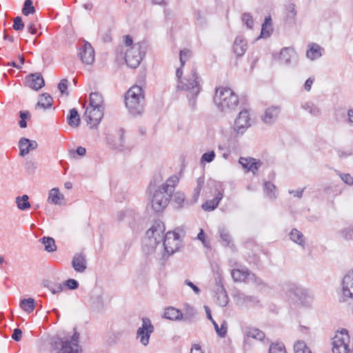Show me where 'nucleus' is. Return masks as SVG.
<instances>
[{"instance_id":"nucleus-43","label":"nucleus","mask_w":353,"mask_h":353,"mask_svg":"<svg viewBox=\"0 0 353 353\" xmlns=\"http://www.w3.org/2000/svg\"><path fill=\"white\" fill-rule=\"evenodd\" d=\"M212 324L214 325V329L216 330V333L221 337H225L227 334V323L225 321H223L221 325H218V324L212 320Z\"/></svg>"},{"instance_id":"nucleus-14","label":"nucleus","mask_w":353,"mask_h":353,"mask_svg":"<svg viewBox=\"0 0 353 353\" xmlns=\"http://www.w3.org/2000/svg\"><path fill=\"white\" fill-rule=\"evenodd\" d=\"M79 56L81 61L85 64L90 65L94 62V51L89 43H85L80 49Z\"/></svg>"},{"instance_id":"nucleus-48","label":"nucleus","mask_w":353,"mask_h":353,"mask_svg":"<svg viewBox=\"0 0 353 353\" xmlns=\"http://www.w3.org/2000/svg\"><path fill=\"white\" fill-rule=\"evenodd\" d=\"M264 188H265V190L267 193V195L270 197V198H274L275 196H274V190L275 189V186L273 183H270V182H265V184H264Z\"/></svg>"},{"instance_id":"nucleus-49","label":"nucleus","mask_w":353,"mask_h":353,"mask_svg":"<svg viewBox=\"0 0 353 353\" xmlns=\"http://www.w3.org/2000/svg\"><path fill=\"white\" fill-rule=\"evenodd\" d=\"M305 110H307L312 115H318L320 112L319 109L314 106L312 103H307L303 105Z\"/></svg>"},{"instance_id":"nucleus-21","label":"nucleus","mask_w":353,"mask_h":353,"mask_svg":"<svg viewBox=\"0 0 353 353\" xmlns=\"http://www.w3.org/2000/svg\"><path fill=\"white\" fill-rule=\"evenodd\" d=\"M86 259L85 255L82 254H76L72 261V266L77 272H83L86 268Z\"/></svg>"},{"instance_id":"nucleus-26","label":"nucleus","mask_w":353,"mask_h":353,"mask_svg":"<svg viewBox=\"0 0 353 353\" xmlns=\"http://www.w3.org/2000/svg\"><path fill=\"white\" fill-rule=\"evenodd\" d=\"M88 107L104 108L103 99L99 92H92L90 94V103Z\"/></svg>"},{"instance_id":"nucleus-4","label":"nucleus","mask_w":353,"mask_h":353,"mask_svg":"<svg viewBox=\"0 0 353 353\" xmlns=\"http://www.w3.org/2000/svg\"><path fill=\"white\" fill-rule=\"evenodd\" d=\"M79 334L75 332L70 339H60L55 343L57 353H81L79 345Z\"/></svg>"},{"instance_id":"nucleus-20","label":"nucleus","mask_w":353,"mask_h":353,"mask_svg":"<svg viewBox=\"0 0 353 353\" xmlns=\"http://www.w3.org/2000/svg\"><path fill=\"white\" fill-rule=\"evenodd\" d=\"M280 110L281 109L279 106H271L267 108L262 117V121L268 124L274 123L277 119Z\"/></svg>"},{"instance_id":"nucleus-41","label":"nucleus","mask_w":353,"mask_h":353,"mask_svg":"<svg viewBox=\"0 0 353 353\" xmlns=\"http://www.w3.org/2000/svg\"><path fill=\"white\" fill-rule=\"evenodd\" d=\"M295 353H312L310 349L303 341H298L294 345Z\"/></svg>"},{"instance_id":"nucleus-23","label":"nucleus","mask_w":353,"mask_h":353,"mask_svg":"<svg viewBox=\"0 0 353 353\" xmlns=\"http://www.w3.org/2000/svg\"><path fill=\"white\" fill-rule=\"evenodd\" d=\"M223 193L219 191L213 199L208 200L202 205V208L206 211L214 210L219 205L220 201L223 199Z\"/></svg>"},{"instance_id":"nucleus-8","label":"nucleus","mask_w":353,"mask_h":353,"mask_svg":"<svg viewBox=\"0 0 353 353\" xmlns=\"http://www.w3.org/2000/svg\"><path fill=\"white\" fill-rule=\"evenodd\" d=\"M165 225L160 220L154 222L152 227L146 232V236L150 241V245H154L159 243L164 238Z\"/></svg>"},{"instance_id":"nucleus-52","label":"nucleus","mask_w":353,"mask_h":353,"mask_svg":"<svg viewBox=\"0 0 353 353\" xmlns=\"http://www.w3.org/2000/svg\"><path fill=\"white\" fill-rule=\"evenodd\" d=\"M242 20L245 22L248 28H252L254 24L253 19L250 14L245 13L242 16Z\"/></svg>"},{"instance_id":"nucleus-33","label":"nucleus","mask_w":353,"mask_h":353,"mask_svg":"<svg viewBox=\"0 0 353 353\" xmlns=\"http://www.w3.org/2000/svg\"><path fill=\"white\" fill-rule=\"evenodd\" d=\"M196 314V310L189 305L188 304L185 305L184 312L183 313V320L185 321L190 322Z\"/></svg>"},{"instance_id":"nucleus-13","label":"nucleus","mask_w":353,"mask_h":353,"mask_svg":"<svg viewBox=\"0 0 353 353\" xmlns=\"http://www.w3.org/2000/svg\"><path fill=\"white\" fill-rule=\"evenodd\" d=\"M250 125V117L248 111L240 112L234 124V132L236 133V136L242 135Z\"/></svg>"},{"instance_id":"nucleus-59","label":"nucleus","mask_w":353,"mask_h":353,"mask_svg":"<svg viewBox=\"0 0 353 353\" xmlns=\"http://www.w3.org/2000/svg\"><path fill=\"white\" fill-rule=\"evenodd\" d=\"M197 239L200 240L203 243L204 246H208V243L205 241V233L202 229H201L199 233L197 235Z\"/></svg>"},{"instance_id":"nucleus-47","label":"nucleus","mask_w":353,"mask_h":353,"mask_svg":"<svg viewBox=\"0 0 353 353\" xmlns=\"http://www.w3.org/2000/svg\"><path fill=\"white\" fill-rule=\"evenodd\" d=\"M269 353H286L284 346L281 343H272L269 350Z\"/></svg>"},{"instance_id":"nucleus-37","label":"nucleus","mask_w":353,"mask_h":353,"mask_svg":"<svg viewBox=\"0 0 353 353\" xmlns=\"http://www.w3.org/2000/svg\"><path fill=\"white\" fill-rule=\"evenodd\" d=\"M219 232L220 234V238L221 239L222 241L225 243L224 245L225 246H230L232 242V238L228 230L224 227L219 228Z\"/></svg>"},{"instance_id":"nucleus-35","label":"nucleus","mask_w":353,"mask_h":353,"mask_svg":"<svg viewBox=\"0 0 353 353\" xmlns=\"http://www.w3.org/2000/svg\"><path fill=\"white\" fill-rule=\"evenodd\" d=\"M63 199V196L59 192L58 188H52L50 191L48 200H50L54 204H59L60 201Z\"/></svg>"},{"instance_id":"nucleus-17","label":"nucleus","mask_w":353,"mask_h":353,"mask_svg":"<svg viewBox=\"0 0 353 353\" xmlns=\"http://www.w3.org/2000/svg\"><path fill=\"white\" fill-rule=\"evenodd\" d=\"M234 298L239 305L245 307H254L259 303L256 297L246 295L243 292H238Z\"/></svg>"},{"instance_id":"nucleus-60","label":"nucleus","mask_w":353,"mask_h":353,"mask_svg":"<svg viewBox=\"0 0 353 353\" xmlns=\"http://www.w3.org/2000/svg\"><path fill=\"white\" fill-rule=\"evenodd\" d=\"M287 10L289 12L288 17H294L296 14V12L295 10V6L294 4H290Z\"/></svg>"},{"instance_id":"nucleus-46","label":"nucleus","mask_w":353,"mask_h":353,"mask_svg":"<svg viewBox=\"0 0 353 353\" xmlns=\"http://www.w3.org/2000/svg\"><path fill=\"white\" fill-rule=\"evenodd\" d=\"M192 57V52L188 49H184L180 51L179 59L181 68L185 65V61Z\"/></svg>"},{"instance_id":"nucleus-50","label":"nucleus","mask_w":353,"mask_h":353,"mask_svg":"<svg viewBox=\"0 0 353 353\" xmlns=\"http://www.w3.org/2000/svg\"><path fill=\"white\" fill-rule=\"evenodd\" d=\"M24 28V23L21 17H17L14 19L13 29L14 30H22Z\"/></svg>"},{"instance_id":"nucleus-5","label":"nucleus","mask_w":353,"mask_h":353,"mask_svg":"<svg viewBox=\"0 0 353 353\" xmlns=\"http://www.w3.org/2000/svg\"><path fill=\"white\" fill-rule=\"evenodd\" d=\"M145 54L143 46L141 43L133 44L132 46L127 48L125 52V60L126 64L132 68H137Z\"/></svg>"},{"instance_id":"nucleus-3","label":"nucleus","mask_w":353,"mask_h":353,"mask_svg":"<svg viewBox=\"0 0 353 353\" xmlns=\"http://www.w3.org/2000/svg\"><path fill=\"white\" fill-rule=\"evenodd\" d=\"M143 90L139 85L131 87L125 97V105L130 113L134 115L139 114L143 111Z\"/></svg>"},{"instance_id":"nucleus-63","label":"nucleus","mask_w":353,"mask_h":353,"mask_svg":"<svg viewBox=\"0 0 353 353\" xmlns=\"http://www.w3.org/2000/svg\"><path fill=\"white\" fill-rule=\"evenodd\" d=\"M314 78H311L310 77L309 79H307L305 83V89L307 90V91H310V89H311V87H312V85L314 82Z\"/></svg>"},{"instance_id":"nucleus-9","label":"nucleus","mask_w":353,"mask_h":353,"mask_svg":"<svg viewBox=\"0 0 353 353\" xmlns=\"http://www.w3.org/2000/svg\"><path fill=\"white\" fill-rule=\"evenodd\" d=\"M171 195L160 188L156 190L152 199V208L155 212L163 211L170 202Z\"/></svg>"},{"instance_id":"nucleus-7","label":"nucleus","mask_w":353,"mask_h":353,"mask_svg":"<svg viewBox=\"0 0 353 353\" xmlns=\"http://www.w3.org/2000/svg\"><path fill=\"white\" fill-rule=\"evenodd\" d=\"M231 276L234 282H244L247 283H253L256 285L263 283L262 280L257 277L254 273L248 269H233L231 271Z\"/></svg>"},{"instance_id":"nucleus-34","label":"nucleus","mask_w":353,"mask_h":353,"mask_svg":"<svg viewBox=\"0 0 353 353\" xmlns=\"http://www.w3.org/2000/svg\"><path fill=\"white\" fill-rule=\"evenodd\" d=\"M20 306L24 311L30 313L34 309V300L32 298L23 299L21 301Z\"/></svg>"},{"instance_id":"nucleus-28","label":"nucleus","mask_w":353,"mask_h":353,"mask_svg":"<svg viewBox=\"0 0 353 353\" xmlns=\"http://www.w3.org/2000/svg\"><path fill=\"white\" fill-rule=\"evenodd\" d=\"M67 121L71 127H78L80 123V117L76 108L70 110V114L67 117Z\"/></svg>"},{"instance_id":"nucleus-27","label":"nucleus","mask_w":353,"mask_h":353,"mask_svg":"<svg viewBox=\"0 0 353 353\" xmlns=\"http://www.w3.org/2000/svg\"><path fill=\"white\" fill-rule=\"evenodd\" d=\"M321 48L319 45L316 43L309 45V49L306 52V56L308 59L314 60L321 57Z\"/></svg>"},{"instance_id":"nucleus-16","label":"nucleus","mask_w":353,"mask_h":353,"mask_svg":"<svg viewBox=\"0 0 353 353\" xmlns=\"http://www.w3.org/2000/svg\"><path fill=\"white\" fill-rule=\"evenodd\" d=\"M26 83L35 90L41 89L45 84L41 74L39 72L28 75L26 79Z\"/></svg>"},{"instance_id":"nucleus-32","label":"nucleus","mask_w":353,"mask_h":353,"mask_svg":"<svg viewBox=\"0 0 353 353\" xmlns=\"http://www.w3.org/2000/svg\"><path fill=\"white\" fill-rule=\"evenodd\" d=\"M290 237L294 242L301 245H304L305 239L303 234L296 229H293L290 233Z\"/></svg>"},{"instance_id":"nucleus-40","label":"nucleus","mask_w":353,"mask_h":353,"mask_svg":"<svg viewBox=\"0 0 353 353\" xmlns=\"http://www.w3.org/2000/svg\"><path fill=\"white\" fill-rule=\"evenodd\" d=\"M292 50L289 48H283L281 50L279 56L280 61L283 64H288L290 62Z\"/></svg>"},{"instance_id":"nucleus-51","label":"nucleus","mask_w":353,"mask_h":353,"mask_svg":"<svg viewBox=\"0 0 353 353\" xmlns=\"http://www.w3.org/2000/svg\"><path fill=\"white\" fill-rule=\"evenodd\" d=\"M267 26H271V18L265 17L264 23L262 24V28H261V37H269L270 33L268 31L267 34H265V27Z\"/></svg>"},{"instance_id":"nucleus-1","label":"nucleus","mask_w":353,"mask_h":353,"mask_svg":"<svg viewBox=\"0 0 353 353\" xmlns=\"http://www.w3.org/2000/svg\"><path fill=\"white\" fill-rule=\"evenodd\" d=\"M201 79L198 75L195 70H192L190 74L184 79L180 80L178 83V89L184 90L187 92V97L189 99V104L192 108L196 105V97L201 90Z\"/></svg>"},{"instance_id":"nucleus-36","label":"nucleus","mask_w":353,"mask_h":353,"mask_svg":"<svg viewBox=\"0 0 353 353\" xmlns=\"http://www.w3.org/2000/svg\"><path fill=\"white\" fill-rule=\"evenodd\" d=\"M221 290L216 297V303L221 307H224L228 303V297L223 285H221Z\"/></svg>"},{"instance_id":"nucleus-55","label":"nucleus","mask_w":353,"mask_h":353,"mask_svg":"<svg viewBox=\"0 0 353 353\" xmlns=\"http://www.w3.org/2000/svg\"><path fill=\"white\" fill-rule=\"evenodd\" d=\"M288 291L296 296H300L303 294V290L294 284L292 285Z\"/></svg>"},{"instance_id":"nucleus-64","label":"nucleus","mask_w":353,"mask_h":353,"mask_svg":"<svg viewBox=\"0 0 353 353\" xmlns=\"http://www.w3.org/2000/svg\"><path fill=\"white\" fill-rule=\"evenodd\" d=\"M190 353H203L201 347L199 345H194L190 350Z\"/></svg>"},{"instance_id":"nucleus-24","label":"nucleus","mask_w":353,"mask_h":353,"mask_svg":"<svg viewBox=\"0 0 353 353\" xmlns=\"http://www.w3.org/2000/svg\"><path fill=\"white\" fill-rule=\"evenodd\" d=\"M183 312L174 307H168L165 310L163 317L172 321H179L183 319Z\"/></svg>"},{"instance_id":"nucleus-54","label":"nucleus","mask_w":353,"mask_h":353,"mask_svg":"<svg viewBox=\"0 0 353 353\" xmlns=\"http://www.w3.org/2000/svg\"><path fill=\"white\" fill-rule=\"evenodd\" d=\"M64 284L70 290H76L79 287L78 281L73 279H69Z\"/></svg>"},{"instance_id":"nucleus-38","label":"nucleus","mask_w":353,"mask_h":353,"mask_svg":"<svg viewBox=\"0 0 353 353\" xmlns=\"http://www.w3.org/2000/svg\"><path fill=\"white\" fill-rule=\"evenodd\" d=\"M42 243L45 245V250L47 252H53L57 249L54 240L51 237H43L41 239Z\"/></svg>"},{"instance_id":"nucleus-53","label":"nucleus","mask_w":353,"mask_h":353,"mask_svg":"<svg viewBox=\"0 0 353 353\" xmlns=\"http://www.w3.org/2000/svg\"><path fill=\"white\" fill-rule=\"evenodd\" d=\"M68 81L66 79H62L58 85V88L62 94H68L67 92Z\"/></svg>"},{"instance_id":"nucleus-31","label":"nucleus","mask_w":353,"mask_h":353,"mask_svg":"<svg viewBox=\"0 0 353 353\" xmlns=\"http://www.w3.org/2000/svg\"><path fill=\"white\" fill-rule=\"evenodd\" d=\"M28 196L26 194L16 198V203L18 208L21 210H26L30 208V203L28 201Z\"/></svg>"},{"instance_id":"nucleus-29","label":"nucleus","mask_w":353,"mask_h":353,"mask_svg":"<svg viewBox=\"0 0 353 353\" xmlns=\"http://www.w3.org/2000/svg\"><path fill=\"white\" fill-rule=\"evenodd\" d=\"M52 98L48 94H42L37 103L36 108L47 109L52 106Z\"/></svg>"},{"instance_id":"nucleus-15","label":"nucleus","mask_w":353,"mask_h":353,"mask_svg":"<svg viewBox=\"0 0 353 353\" xmlns=\"http://www.w3.org/2000/svg\"><path fill=\"white\" fill-rule=\"evenodd\" d=\"M239 162L244 168L251 171L254 174L257 172L259 168L262 165V162L260 160L252 157H240Z\"/></svg>"},{"instance_id":"nucleus-2","label":"nucleus","mask_w":353,"mask_h":353,"mask_svg":"<svg viewBox=\"0 0 353 353\" xmlns=\"http://www.w3.org/2000/svg\"><path fill=\"white\" fill-rule=\"evenodd\" d=\"M214 101L221 111L228 112L238 105L239 97L230 88L220 87L215 91Z\"/></svg>"},{"instance_id":"nucleus-6","label":"nucleus","mask_w":353,"mask_h":353,"mask_svg":"<svg viewBox=\"0 0 353 353\" xmlns=\"http://www.w3.org/2000/svg\"><path fill=\"white\" fill-rule=\"evenodd\" d=\"M350 337L346 330L337 332L332 339L333 353H349Z\"/></svg>"},{"instance_id":"nucleus-56","label":"nucleus","mask_w":353,"mask_h":353,"mask_svg":"<svg viewBox=\"0 0 353 353\" xmlns=\"http://www.w3.org/2000/svg\"><path fill=\"white\" fill-rule=\"evenodd\" d=\"M215 154L214 151L204 153L202 156V160L205 161L208 163L212 161L214 159Z\"/></svg>"},{"instance_id":"nucleus-42","label":"nucleus","mask_w":353,"mask_h":353,"mask_svg":"<svg viewBox=\"0 0 353 353\" xmlns=\"http://www.w3.org/2000/svg\"><path fill=\"white\" fill-rule=\"evenodd\" d=\"M35 11V8L32 6V1L31 0H26L22 8V13L25 16H28L30 14H34Z\"/></svg>"},{"instance_id":"nucleus-62","label":"nucleus","mask_w":353,"mask_h":353,"mask_svg":"<svg viewBox=\"0 0 353 353\" xmlns=\"http://www.w3.org/2000/svg\"><path fill=\"white\" fill-rule=\"evenodd\" d=\"M27 29H28V31L32 34H35L37 32L34 22H30L27 25Z\"/></svg>"},{"instance_id":"nucleus-39","label":"nucleus","mask_w":353,"mask_h":353,"mask_svg":"<svg viewBox=\"0 0 353 353\" xmlns=\"http://www.w3.org/2000/svg\"><path fill=\"white\" fill-rule=\"evenodd\" d=\"M247 336L259 341L265 338V334L261 330L256 328H250L247 331Z\"/></svg>"},{"instance_id":"nucleus-25","label":"nucleus","mask_w":353,"mask_h":353,"mask_svg":"<svg viewBox=\"0 0 353 353\" xmlns=\"http://www.w3.org/2000/svg\"><path fill=\"white\" fill-rule=\"evenodd\" d=\"M179 181V179L176 175H172L159 188L172 196Z\"/></svg>"},{"instance_id":"nucleus-58","label":"nucleus","mask_w":353,"mask_h":353,"mask_svg":"<svg viewBox=\"0 0 353 353\" xmlns=\"http://www.w3.org/2000/svg\"><path fill=\"white\" fill-rule=\"evenodd\" d=\"M341 179L347 184H353V178L349 174H343L341 175Z\"/></svg>"},{"instance_id":"nucleus-19","label":"nucleus","mask_w":353,"mask_h":353,"mask_svg":"<svg viewBox=\"0 0 353 353\" xmlns=\"http://www.w3.org/2000/svg\"><path fill=\"white\" fill-rule=\"evenodd\" d=\"M343 295L353 299V272L344 276L342 282Z\"/></svg>"},{"instance_id":"nucleus-61","label":"nucleus","mask_w":353,"mask_h":353,"mask_svg":"<svg viewBox=\"0 0 353 353\" xmlns=\"http://www.w3.org/2000/svg\"><path fill=\"white\" fill-rule=\"evenodd\" d=\"M185 284L190 287L196 294H199V288L196 285H195L192 282H191L189 280H185Z\"/></svg>"},{"instance_id":"nucleus-44","label":"nucleus","mask_w":353,"mask_h":353,"mask_svg":"<svg viewBox=\"0 0 353 353\" xmlns=\"http://www.w3.org/2000/svg\"><path fill=\"white\" fill-rule=\"evenodd\" d=\"M204 184V178L199 177L197 179V185L194 190L193 198L194 201H196L200 195L201 190Z\"/></svg>"},{"instance_id":"nucleus-18","label":"nucleus","mask_w":353,"mask_h":353,"mask_svg":"<svg viewBox=\"0 0 353 353\" xmlns=\"http://www.w3.org/2000/svg\"><path fill=\"white\" fill-rule=\"evenodd\" d=\"M38 144L36 141L30 140L26 138H21L19 141V154L24 157L28 154L30 151L36 149Z\"/></svg>"},{"instance_id":"nucleus-11","label":"nucleus","mask_w":353,"mask_h":353,"mask_svg":"<svg viewBox=\"0 0 353 353\" xmlns=\"http://www.w3.org/2000/svg\"><path fill=\"white\" fill-rule=\"evenodd\" d=\"M166 252L172 254L179 248V234L175 232H168L162 240Z\"/></svg>"},{"instance_id":"nucleus-12","label":"nucleus","mask_w":353,"mask_h":353,"mask_svg":"<svg viewBox=\"0 0 353 353\" xmlns=\"http://www.w3.org/2000/svg\"><path fill=\"white\" fill-rule=\"evenodd\" d=\"M104 108L87 107L84 117L90 128H96L103 117Z\"/></svg>"},{"instance_id":"nucleus-57","label":"nucleus","mask_w":353,"mask_h":353,"mask_svg":"<svg viewBox=\"0 0 353 353\" xmlns=\"http://www.w3.org/2000/svg\"><path fill=\"white\" fill-rule=\"evenodd\" d=\"M21 337L22 331L19 328L14 329L12 334V339L16 341H19L21 339Z\"/></svg>"},{"instance_id":"nucleus-10","label":"nucleus","mask_w":353,"mask_h":353,"mask_svg":"<svg viewBox=\"0 0 353 353\" xmlns=\"http://www.w3.org/2000/svg\"><path fill=\"white\" fill-rule=\"evenodd\" d=\"M154 328L151 321L147 318H142V326L137 330V338L141 344L147 345L149 343L150 336L154 332Z\"/></svg>"},{"instance_id":"nucleus-22","label":"nucleus","mask_w":353,"mask_h":353,"mask_svg":"<svg viewBox=\"0 0 353 353\" xmlns=\"http://www.w3.org/2000/svg\"><path fill=\"white\" fill-rule=\"evenodd\" d=\"M246 50H247L246 41L241 36L236 37L234 40V44H233L234 52L238 57H241L243 54H244Z\"/></svg>"},{"instance_id":"nucleus-45","label":"nucleus","mask_w":353,"mask_h":353,"mask_svg":"<svg viewBox=\"0 0 353 353\" xmlns=\"http://www.w3.org/2000/svg\"><path fill=\"white\" fill-rule=\"evenodd\" d=\"M46 286L52 294H57L63 290V285L61 283L50 282Z\"/></svg>"},{"instance_id":"nucleus-30","label":"nucleus","mask_w":353,"mask_h":353,"mask_svg":"<svg viewBox=\"0 0 353 353\" xmlns=\"http://www.w3.org/2000/svg\"><path fill=\"white\" fill-rule=\"evenodd\" d=\"M119 137L117 140L114 141V147L115 149L119 150H124L125 149H129V147L125 145V139H124V130L123 129H120L118 132Z\"/></svg>"}]
</instances>
